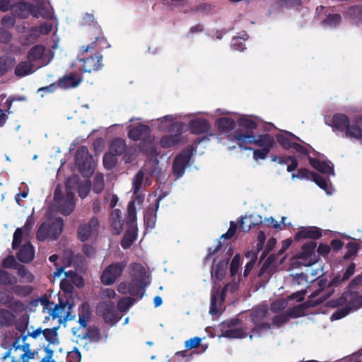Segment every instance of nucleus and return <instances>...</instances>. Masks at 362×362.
Masks as SVG:
<instances>
[{
  "label": "nucleus",
  "mask_w": 362,
  "mask_h": 362,
  "mask_svg": "<svg viewBox=\"0 0 362 362\" xmlns=\"http://www.w3.org/2000/svg\"><path fill=\"white\" fill-rule=\"evenodd\" d=\"M49 52L50 51H47L43 45H35L28 52L27 59L33 64L36 63L39 66H44L47 65L52 59Z\"/></svg>",
  "instance_id": "nucleus-6"
},
{
  "label": "nucleus",
  "mask_w": 362,
  "mask_h": 362,
  "mask_svg": "<svg viewBox=\"0 0 362 362\" xmlns=\"http://www.w3.org/2000/svg\"><path fill=\"white\" fill-rule=\"evenodd\" d=\"M161 199V197H158L156 199L154 205L149 206L144 212V221L147 228L152 229L156 226L157 211L159 208V203Z\"/></svg>",
  "instance_id": "nucleus-19"
},
{
  "label": "nucleus",
  "mask_w": 362,
  "mask_h": 362,
  "mask_svg": "<svg viewBox=\"0 0 362 362\" xmlns=\"http://www.w3.org/2000/svg\"><path fill=\"white\" fill-rule=\"evenodd\" d=\"M227 288L224 287L221 293L218 291L213 292L211 297V304L209 309V314L211 315H216L218 313V309L217 307V300L220 297L221 301L223 302L226 296Z\"/></svg>",
  "instance_id": "nucleus-34"
},
{
  "label": "nucleus",
  "mask_w": 362,
  "mask_h": 362,
  "mask_svg": "<svg viewBox=\"0 0 362 362\" xmlns=\"http://www.w3.org/2000/svg\"><path fill=\"white\" fill-rule=\"evenodd\" d=\"M216 125L221 133H229L235 127V121L230 117H220L216 121Z\"/></svg>",
  "instance_id": "nucleus-36"
},
{
  "label": "nucleus",
  "mask_w": 362,
  "mask_h": 362,
  "mask_svg": "<svg viewBox=\"0 0 362 362\" xmlns=\"http://www.w3.org/2000/svg\"><path fill=\"white\" fill-rule=\"evenodd\" d=\"M16 270H17L18 275L21 278L24 279V281L28 282V283H32L34 281V279H35L34 275L32 273H30V272H28L24 265H23V264L18 265V267L17 268Z\"/></svg>",
  "instance_id": "nucleus-53"
},
{
  "label": "nucleus",
  "mask_w": 362,
  "mask_h": 362,
  "mask_svg": "<svg viewBox=\"0 0 362 362\" xmlns=\"http://www.w3.org/2000/svg\"><path fill=\"white\" fill-rule=\"evenodd\" d=\"M130 274L134 277V281H145L146 277V271L144 267L140 263H132L129 265Z\"/></svg>",
  "instance_id": "nucleus-37"
},
{
  "label": "nucleus",
  "mask_w": 362,
  "mask_h": 362,
  "mask_svg": "<svg viewBox=\"0 0 362 362\" xmlns=\"http://www.w3.org/2000/svg\"><path fill=\"white\" fill-rule=\"evenodd\" d=\"M358 124H362V116L356 118L352 124L350 122L344 131L346 137L360 140L362 139V129Z\"/></svg>",
  "instance_id": "nucleus-24"
},
{
  "label": "nucleus",
  "mask_w": 362,
  "mask_h": 362,
  "mask_svg": "<svg viewBox=\"0 0 362 362\" xmlns=\"http://www.w3.org/2000/svg\"><path fill=\"white\" fill-rule=\"evenodd\" d=\"M16 63L14 57L1 56L0 57V76L5 75Z\"/></svg>",
  "instance_id": "nucleus-41"
},
{
  "label": "nucleus",
  "mask_w": 362,
  "mask_h": 362,
  "mask_svg": "<svg viewBox=\"0 0 362 362\" xmlns=\"http://www.w3.org/2000/svg\"><path fill=\"white\" fill-rule=\"evenodd\" d=\"M16 23V16L6 15L1 19V24L4 28H11L15 25Z\"/></svg>",
  "instance_id": "nucleus-64"
},
{
  "label": "nucleus",
  "mask_w": 362,
  "mask_h": 362,
  "mask_svg": "<svg viewBox=\"0 0 362 362\" xmlns=\"http://www.w3.org/2000/svg\"><path fill=\"white\" fill-rule=\"evenodd\" d=\"M322 235V229L316 226L300 227L298 231L294 235V240L300 241L303 239L317 240Z\"/></svg>",
  "instance_id": "nucleus-14"
},
{
  "label": "nucleus",
  "mask_w": 362,
  "mask_h": 362,
  "mask_svg": "<svg viewBox=\"0 0 362 362\" xmlns=\"http://www.w3.org/2000/svg\"><path fill=\"white\" fill-rule=\"evenodd\" d=\"M140 170H143V173L146 176L145 184L147 185H151V179L158 177L161 173L159 161L157 158L146 160Z\"/></svg>",
  "instance_id": "nucleus-11"
},
{
  "label": "nucleus",
  "mask_w": 362,
  "mask_h": 362,
  "mask_svg": "<svg viewBox=\"0 0 362 362\" xmlns=\"http://www.w3.org/2000/svg\"><path fill=\"white\" fill-rule=\"evenodd\" d=\"M308 161L310 165L322 174H327L328 175H334V168L330 166L326 161H320L317 158L308 156Z\"/></svg>",
  "instance_id": "nucleus-32"
},
{
  "label": "nucleus",
  "mask_w": 362,
  "mask_h": 362,
  "mask_svg": "<svg viewBox=\"0 0 362 362\" xmlns=\"http://www.w3.org/2000/svg\"><path fill=\"white\" fill-rule=\"evenodd\" d=\"M82 81V77L77 73H70L61 77L57 81V85L59 88L67 89L76 88Z\"/></svg>",
  "instance_id": "nucleus-20"
},
{
  "label": "nucleus",
  "mask_w": 362,
  "mask_h": 362,
  "mask_svg": "<svg viewBox=\"0 0 362 362\" xmlns=\"http://www.w3.org/2000/svg\"><path fill=\"white\" fill-rule=\"evenodd\" d=\"M72 307L73 304L69 303L68 300L63 302L59 299V303L55 305L51 315L53 317H75V315H71Z\"/></svg>",
  "instance_id": "nucleus-29"
},
{
  "label": "nucleus",
  "mask_w": 362,
  "mask_h": 362,
  "mask_svg": "<svg viewBox=\"0 0 362 362\" xmlns=\"http://www.w3.org/2000/svg\"><path fill=\"white\" fill-rule=\"evenodd\" d=\"M127 149L125 140L122 138H115L110 144V152L116 156L122 155Z\"/></svg>",
  "instance_id": "nucleus-40"
},
{
  "label": "nucleus",
  "mask_w": 362,
  "mask_h": 362,
  "mask_svg": "<svg viewBox=\"0 0 362 362\" xmlns=\"http://www.w3.org/2000/svg\"><path fill=\"white\" fill-rule=\"evenodd\" d=\"M116 155L110 152L105 153L103 156V162L104 168L107 170H112L114 168L117 163Z\"/></svg>",
  "instance_id": "nucleus-46"
},
{
  "label": "nucleus",
  "mask_w": 362,
  "mask_h": 362,
  "mask_svg": "<svg viewBox=\"0 0 362 362\" xmlns=\"http://www.w3.org/2000/svg\"><path fill=\"white\" fill-rule=\"evenodd\" d=\"M145 175L143 173V170H139L135 175L133 183H132V189L134 193H137L141 188L142 183L144 180H145Z\"/></svg>",
  "instance_id": "nucleus-54"
},
{
  "label": "nucleus",
  "mask_w": 362,
  "mask_h": 362,
  "mask_svg": "<svg viewBox=\"0 0 362 362\" xmlns=\"http://www.w3.org/2000/svg\"><path fill=\"white\" fill-rule=\"evenodd\" d=\"M66 362H81V354L77 347H74L72 351L66 352Z\"/></svg>",
  "instance_id": "nucleus-58"
},
{
  "label": "nucleus",
  "mask_w": 362,
  "mask_h": 362,
  "mask_svg": "<svg viewBox=\"0 0 362 362\" xmlns=\"http://www.w3.org/2000/svg\"><path fill=\"white\" fill-rule=\"evenodd\" d=\"M240 322L239 318H231L227 323L228 329L223 330L221 336L229 339H241L247 336V333L242 328L236 327Z\"/></svg>",
  "instance_id": "nucleus-15"
},
{
  "label": "nucleus",
  "mask_w": 362,
  "mask_h": 362,
  "mask_svg": "<svg viewBox=\"0 0 362 362\" xmlns=\"http://www.w3.org/2000/svg\"><path fill=\"white\" fill-rule=\"evenodd\" d=\"M100 222L97 217H93L88 223L81 224L78 228V238L81 242L87 241L92 235L98 234Z\"/></svg>",
  "instance_id": "nucleus-10"
},
{
  "label": "nucleus",
  "mask_w": 362,
  "mask_h": 362,
  "mask_svg": "<svg viewBox=\"0 0 362 362\" xmlns=\"http://www.w3.org/2000/svg\"><path fill=\"white\" fill-rule=\"evenodd\" d=\"M47 224L43 223L40 225V228L37 231V239L40 241H44L47 238H50V235L49 233V230L47 229Z\"/></svg>",
  "instance_id": "nucleus-59"
},
{
  "label": "nucleus",
  "mask_w": 362,
  "mask_h": 362,
  "mask_svg": "<svg viewBox=\"0 0 362 362\" xmlns=\"http://www.w3.org/2000/svg\"><path fill=\"white\" fill-rule=\"evenodd\" d=\"M35 71L34 64L29 60L19 62L14 69V74L19 78L30 75Z\"/></svg>",
  "instance_id": "nucleus-33"
},
{
  "label": "nucleus",
  "mask_w": 362,
  "mask_h": 362,
  "mask_svg": "<svg viewBox=\"0 0 362 362\" xmlns=\"http://www.w3.org/2000/svg\"><path fill=\"white\" fill-rule=\"evenodd\" d=\"M151 128L148 125L139 124L134 127L129 126L128 137L132 141L143 140L149 136Z\"/></svg>",
  "instance_id": "nucleus-18"
},
{
  "label": "nucleus",
  "mask_w": 362,
  "mask_h": 362,
  "mask_svg": "<svg viewBox=\"0 0 362 362\" xmlns=\"http://www.w3.org/2000/svg\"><path fill=\"white\" fill-rule=\"evenodd\" d=\"M210 127L208 120L204 118H196L189 123V131L194 134H206L209 131Z\"/></svg>",
  "instance_id": "nucleus-22"
},
{
  "label": "nucleus",
  "mask_w": 362,
  "mask_h": 362,
  "mask_svg": "<svg viewBox=\"0 0 362 362\" xmlns=\"http://www.w3.org/2000/svg\"><path fill=\"white\" fill-rule=\"evenodd\" d=\"M23 228H17L13 233V242H12V248L13 250L18 249L22 242L23 238Z\"/></svg>",
  "instance_id": "nucleus-55"
},
{
  "label": "nucleus",
  "mask_w": 362,
  "mask_h": 362,
  "mask_svg": "<svg viewBox=\"0 0 362 362\" xmlns=\"http://www.w3.org/2000/svg\"><path fill=\"white\" fill-rule=\"evenodd\" d=\"M39 37L40 35L37 30V26H33L25 31L21 37V43L23 45H33L37 42Z\"/></svg>",
  "instance_id": "nucleus-35"
},
{
  "label": "nucleus",
  "mask_w": 362,
  "mask_h": 362,
  "mask_svg": "<svg viewBox=\"0 0 362 362\" xmlns=\"http://www.w3.org/2000/svg\"><path fill=\"white\" fill-rule=\"evenodd\" d=\"M146 286L145 281H139L133 280L131 283H121L119 286V292L128 293L132 296L141 298L144 293V288Z\"/></svg>",
  "instance_id": "nucleus-12"
},
{
  "label": "nucleus",
  "mask_w": 362,
  "mask_h": 362,
  "mask_svg": "<svg viewBox=\"0 0 362 362\" xmlns=\"http://www.w3.org/2000/svg\"><path fill=\"white\" fill-rule=\"evenodd\" d=\"M341 17L339 14H329L322 21V23L336 27L341 22Z\"/></svg>",
  "instance_id": "nucleus-56"
},
{
  "label": "nucleus",
  "mask_w": 362,
  "mask_h": 362,
  "mask_svg": "<svg viewBox=\"0 0 362 362\" xmlns=\"http://www.w3.org/2000/svg\"><path fill=\"white\" fill-rule=\"evenodd\" d=\"M136 238V233L134 228L127 230L121 240V246L123 249L129 248Z\"/></svg>",
  "instance_id": "nucleus-43"
},
{
  "label": "nucleus",
  "mask_w": 362,
  "mask_h": 362,
  "mask_svg": "<svg viewBox=\"0 0 362 362\" xmlns=\"http://www.w3.org/2000/svg\"><path fill=\"white\" fill-rule=\"evenodd\" d=\"M139 151L147 156H155L156 154V148L153 139L150 136L143 139L139 146Z\"/></svg>",
  "instance_id": "nucleus-38"
},
{
  "label": "nucleus",
  "mask_w": 362,
  "mask_h": 362,
  "mask_svg": "<svg viewBox=\"0 0 362 362\" xmlns=\"http://www.w3.org/2000/svg\"><path fill=\"white\" fill-rule=\"evenodd\" d=\"M234 139L238 141V144L241 148L245 150H252V148L248 147L247 144H254L256 146L263 148H267L268 150L273 148L276 146V141L269 134L255 135L254 132L243 134L240 129L235 130L233 134Z\"/></svg>",
  "instance_id": "nucleus-3"
},
{
  "label": "nucleus",
  "mask_w": 362,
  "mask_h": 362,
  "mask_svg": "<svg viewBox=\"0 0 362 362\" xmlns=\"http://www.w3.org/2000/svg\"><path fill=\"white\" fill-rule=\"evenodd\" d=\"M362 286V274L355 276L347 286V290L342 294L341 297L335 300V305L339 306L344 304L347 300L348 296L352 295V289Z\"/></svg>",
  "instance_id": "nucleus-25"
},
{
  "label": "nucleus",
  "mask_w": 362,
  "mask_h": 362,
  "mask_svg": "<svg viewBox=\"0 0 362 362\" xmlns=\"http://www.w3.org/2000/svg\"><path fill=\"white\" fill-rule=\"evenodd\" d=\"M229 264V258H226L220 261L217 264L212 267L211 270V279L221 281L226 274L227 269Z\"/></svg>",
  "instance_id": "nucleus-27"
},
{
  "label": "nucleus",
  "mask_w": 362,
  "mask_h": 362,
  "mask_svg": "<svg viewBox=\"0 0 362 362\" xmlns=\"http://www.w3.org/2000/svg\"><path fill=\"white\" fill-rule=\"evenodd\" d=\"M346 247L347 248V251L343 256V259L344 260H349L356 255L360 246L358 243L356 242H349L346 244Z\"/></svg>",
  "instance_id": "nucleus-47"
},
{
  "label": "nucleus",
  "mask_w": 362,
  "mask_h": 362,
  "mask_svg": "<svg viewBox=\"0 0 362 362\" xmlns=\"http://www.w3.org/2000/svg\"><path fill=\"white\" fill-rule=\"evenodd\" d=\"M268 313V306L267 305H259L253 309L251 317H267Z\"/></svg>",
  "instance_id": "nucleus-62"
},
{
  "label": "nucleus",
  "mask_w": 362,
  "mask_h": 362,
  "mask_svg": "<svg viewBox=\"0 0 362 362\" xmlns=\"http://www.w3.org/2000/svg\"><path fill=\"white\" fill-rule=\"evenodd\" d=\"M89 33L90 35L95 39V41L92 42L86 47H81L82 54L87 53L88 51L93 49L100 50L110 46L107 40L104 37L103 33L100 28L96 26H90L89 28Z\"/></svg>",
  "instance_id": "nucleus-9"
},
{
  "label": "nucleus",
  "mask_w": 362,
  "mask_h": 362,
  "mask_svg": "<svg viewBox=\"0 0 362 362\" xmlns=\"http://www.w3.org/2000/svg\"><path fill=\"white\" fill-rule=\"evenodd\" d=\"M238 124L240 127L246 129L245 132H243V134H247L253 132L254 129L257 128V124L255 120H252L247 117H240L238 119Z\"/></svg>",
  "instance_id": "nucleus-44"
},
{
  "label": "nucleus",
  "mask_w": 362,
  "mask_h": 362,
  "mask_svg": "<svg viewBox=\"0 0 362 362\" xmlns=\"http://www.w3.org/2000/svg\"><path fill=\"white\" fill-rule=\"evenodd\" d=\"M21 264L18 263L14 256L9 255L6 257L2 261V267L6 269H17L18 265Z\"/></svg>",
  "instance_id": "nucleus-57"
},
{
  "label": "nucleus",
  "mask_w": 362,
  "mask_h": 362,
  "mask_svg": "<svg viewBox=\"0 0 362 362\" xmlns=\"http://www.w3.org/2000/svg\"><path fill=\"white\" fill-rule=\"evenodd\" d=\"M317 243L308 241L301 247V251L296 255V258L302 261V264L309 267L315 264L319 260V256L315 252Z\"/></svg>",
  "instance_id": "nucleus-7"
},
{
  "label": "nucleus",
  "mask_w": 362,
  "mask_h": 362,
  "mask_svg": "<svg viewBox=\"0 0 362 362\" xmlns=\"http://www.w3.org/2000/svg\"><path fill=\"white\" fill-rule=\"evenodd\" d=\"M45 8V6L43 4H37V6L33 5V8L31 9V12L30 15L33 16L34 18H38L40 16L43 18L48 19L50 17V13L49 11H45L40 13V11H42Z\"/></svg>",
  "instance_id": "nucleus-52"
},
{
  "label": "nucleus",
  "mask_w": 362,
  "mask_h": 362,
  "mask_svg": "<svg viewBox=\"0 0 362 362\" xmlns=\"http://www.w3.org/2000/svg\"><path fill=\"white\" fill-rule=\"evenodd\" d=\"M182 124L181 122H175L170 127L171 132H175V135H165L160 141V146L164 148H168L176 145L179 141V135L182 132Z\"/></svg>",
  "instance_id": "nucleus-16"
},
{
  "label": "nucleus",
  "mask_w": 362,
  "mask_h": 362,
  "mask_svg": "<svg viewBox=\"0 0 362 362\" xmlns=\"http://www.w3.org/2000/svg\"><path fill=\"white\" fill-rule=\"evenodd\" d=\"M127 266L126 261L114 262L107 266L100 276L101 283L105 286L113 284Z\"/></svg>",
  "instance_id": "nucleus-5"
},
{
  "label": "nucleus",
  "mask_w": 362,
  "mask_h": 362,
  "mask_svg": "<svg viewBox=\"0 0 362 362\" xmlns=\"http://www.w3.org/2000/svg\"><path fill=\"white\" fill-rule=\"evenodd\" d=\"M91 318H78V327H73L71 332L79 340L88 339L90 342L106 341L108 338L107 329H101L98 326L89 325Z\"/></svg>",
  "instance_id": "nucleus-2"
},
{
  "label": "nucleus",
  "mask_w": 362,
  "mask_h": 362,
  "mask_svg": "<svg viewBox=\"0 0 362 362\" xmlns=\"http://www.w3.org/2000/svg\"><path fill=\"white\" fill-rule=\"evenodd\" d=\"M33 8V4L24 0H21L14 3L12 13L16 17L20 19H26L30 16Z\"/></svg>",
  "instance_id": "nucleus-21"
},
{
  "label": "nucleus",
  "mask_w": 362,
  "mask_h": 362,
  "mask_svg": "<svg viewBox=\"0 0 362 362\" xmlns=\"http://www.w3.org/2000/svg\"><path fill=\"white\" fill-rule=\"evenodd\" d=\"M35 255V248L30 243L24 244L16 254L17 259L23 263L30 262Z\"/></svg>",
  "instance_id": "nucleus-28"
},
{
  "label": "nucleus",
  "mask_w": 362,
  "mask_h": 362,
  "mask_svg": "<svg viewBox=\"0 0 362 362\" xmlns=\"http://www.w3.org/2000/svg\"><path fill=\"white\" fill-rule=\"evenodd\" d=\"M13 339L8 340L6 335L1 346L4 349L11 347L1 357L2 362H6V359L11 358V362H29L30 359H34L35 352L30 350V344L26 342L27 336H18L17 332L13 331Z\"/></svg>",
  "instance_id": "nucleus-1"
},
{
  "label": "nucleus",
  "mask_w": 362,
  "mask_h": 362,
  "mask_svg": "<svg viewBox=\"0 0 362 362\" xmlns=\"http://www.w3.org/2000/svg\"><path fill=\"white\" fill-rule=\"evenodd\" d=\"M362 308V295L354 297L344 306L337 309L331 317H346L351 311L358 310Z\"/></svg>",
  "instance_id": "nucleus-17"
},
{
  "label": "nucleus",
  "mask_w": 362,
  "mask_h": 362,
  "mask_svg": "<svg viewBox=\"0 0 362 362\" xmlns=\"http://www.w3.org/2000/svg\"><path fill=\"white\" fill-rule=\"evenodd\" d=\"M288 305V300L282 298L272 302L270 305V310L273 313H279L286 308Z\"/></svg>",
  "instance_id": "nucleus-50"
},
{
  "label": "nucleus",
  "mask_w": 362,
  "mask_h": 362,
  "mask_svg": "<svg viewBox=\"0 0 362 362\" xmlns=\"http://www.w3.org/2000/svg\"><path fill=\"white\" fill-rule=\"evenodd\" d=\"M311 180L315 182L321 189H326L327 187V182L325 177L315 172H313Z\"/></svg>",
  "instance_id": "nucleus-60"
},
{
  "label": "nucleus",
  "mask_w": 362,
  "mask_h": 362,
  "mask_svg": "<svg viewBox=\"0 0 362 362\" xmlns=\"http://www.w3.org/2000/svg\"><path fill=\"white\" fill-rule=\"evenodd\" d=\"M134 302L135 299L132 297H123L117 303V309L121 313H125Z\"/></svg>",
  "instance_id": "nucleus-51"
},
{
  "label": "nucleus",
  "mask_w": 362,
  "mask_h": 362,
  "mask_svg": "<svg viewBox=\"0 0 362 362\" xmlns=\"http://www.w3.org/2000/svg\"><path fill=\"white\" fill-rule=\"evenodd\" d=\"M33 291V286L30 285H14L13 287V293L21 297H27L30 296Z\"/></svg>",
  "instance_id": "nucleus-49"
},
{
  "label": "nucleus",
  "mask_w": 362,
  "mask_h": 362,
  "mask_svg": "<svg viewBox=\"0 0 362 362\" xmlns=\"http://www.w3.org/2000/svg\"><path fill=\"white\" fill-rule=\"evenodd\" d=\"M332 124H331L333 131L344 132L350 122L349 117L343 113H336L332 117Z\"/></svg>",
  "instance_id": "nucleus-30"
},
{
  "label": "nucleus",
  "mask_w": 362,
  "mask_h": 362,
  "mask_svg": "<svg viewBox=\"0 0 362 362\" xmlns=\"http://www.w3.org/2000/svg\"><path fill=\"white\" fill-rule=\"evenodd\" d=\"M59 327V325L57 327H54L50 329L47 328L42 330L44 337L49 344H54L58 341L57 331Z\"/></svg>",
  "instance_id": "nucleus-48"
},
{
  "label": "nucleus",
  "mask_w": 362,
  "mask_h": 362,
  "mask_svg": "<svg viewBox=\"0 0 362 362\" xmlns=\"http://www.w3.org/2000/svg\"><path fill=\"white\" fill-rule=\"evenodd\" d=\"M64 221L62 218H57L51 224H47V229L50 235V239L57 240L62 232Z\"/></svg>",
  "instance_id": "nucleus-39"
},
{
  "label": "nucleus",
  "mask_w": 362,
  "mask_h": 362,
  "mask_svg": "<svg viewBox=\"0 0 362 362\" xmlns=\"http://www.w3.org/2000/svg\"><path fill=\"white\" fill-rule=\"evenodd\" d=\"M240 255L237 254L233 258L230 265V273L232 276H235L240 267Z\"/></svg>",
  "instance_id": "nucleus-61"
},
{
  "label": "nucleus",
  "mask_w": 362,
  "mask_h": 362,
  "mask_svg": "<svg viewBox=\"0 0 362 362\" xmlns=\"http://www.w3.org/2000/svg\"><path fill=\"white\" fill-rule=\"evenodd\" d=\"M346 14L355 23H362V5L351 6Z\"/></svg>",
  "instance_id": "nucleus-42"
},
{
  "label": "nucleus",
  "mask_w": 362,
  "mask_h": 362,
  "mask_svg": "<svg viewBox=\"0 0 362 362\" xmlns=\"http://www.w3.org/2000/svg\"><path fill=\"white\" fill-rule=\"evenodd\" d=\"M10 309L16 313L21 315L23 312H26L25 305L20 300H16L10 304Z\"/></svg>",
  "instance_id": "nucleus-63"
},
{
  "label": "nucleus",
  "mask_w": 362,
  "mask_h": 362,
  "mask_svg": "<svg viewBox=\"0 0 362 362\" xmlns=\"http://www.w3.org/2000/svg\"><path fill=\"white\" fill-rule=\"evenodd\" d=\"M17 278L8 272L0 269V285L11 286L17 284Z\"/></svg>",
  "instance_id": "nucleus-45"
},
{
  "label": "nucleus",
  "mask_w": 362,
  "mask_h": 362,
  "mask_svg": "<svg viewBox=\"0 0 362 362\" xmlns=\"http://www.w3.org/2000/svg\"><path fill=\"white\" fill-rule=\"evenodd\" d=\"M110 223L115 234L119 235L122 232L124 220L122 218V212L119 209H114L110 213Z\"/></svg>",
  "instance_id": "nucleus-26"
},
{
  "label": "nucleus",
  "mask_w": 362,
  "mask_h": 362,
  "mask_svg": "<svg viewBox=\"0 0 362 362\" xmlns=\"http://www.w3.org/2000/svg\"><path fill=\"white\" fill-rule=\"evenodd\" d=\"M293 140L299 141L303 142L302 140L294 134L290 132H286L285 134H277L276 141L280 146L285 150H289L292 148L295 141Z\"/></svg>",
  "instance_id": "nucleus-31"
},
{
  "label": "nucleus",
  "mask_w": 362,
  "mask_h": 362,
  "mask_svg": "<svg viewBox=\"0 0 362 362\" xmlns=\"http://www.w3.org/2000/svg\"><path fill=\"white\" fill-rule=\"evenodd\" d=\"M75 163L84 176L90 175L94 171V163L86 146H80L76 152Z\"/></svg>",
  "instance_id": "nucleus-4"
},
{
  "label": "nucleus",
  "mask_w": 362,
  "mask_h": 362,
  "mask_svg": "<svg viewBox=\"0 0 362 362\" xmlns=\"http://www.w3.org/2000/svg\"><path fill=\"white\" fill-rule=\"evenodd\" d=\"M56 204L58 211L62 214L64 216L71 214L75 208V201L73 193L68 192L64 199Z\"/></svg>",
  "instance_id": "nucleus-23"
},
{
  "label": "nucleus",
  "mask_w": 362,
  "mask_h": 362,
  "mask_svg": "<svg viewBox=\"0 0 362 362\" xmlns=\"http://www.w3.org/2000/svg\"><path fill=\"white\" fill-rule=\"evenodd\" d=\"M193 153V148L190 146L180 153L174 159L173 163V175L177 177H181L188 165Z\"/></svg>",
  "instance_id": "nucleus-8"
},
{
  "label": "nucleus",
  "mask_w": 362,
  "mask_h": 362,
  "mask_svg": "<svg viewBox=\"0 0 362 362\" xmlns=\"http://www.w3.org/2000/svg\"><path fill=\"white\" fill-rule=\"evenodd\" d=\"M103 56L100 53L95 55H91L88 57H83L80 59V62L82 63L81 70L83 72H88L98 71L103 66L102 64Z\"/></svg>",
  "instance_id": "nucleus-13"
}]
</instances>
